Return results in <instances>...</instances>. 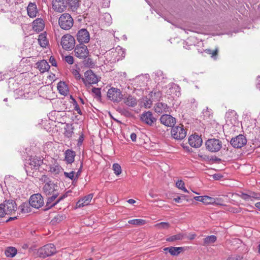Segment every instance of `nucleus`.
<instances>
[{
  "label": "nucleus",
  "mask_w": 260,
  "mask_h": 260,
  "mask_svg": "<svg viewBox=\"0 0 260 260\" xmlns=\"http://www.w3.org/2000/svg\"><path fill=\"white\" fill-rule=\"evenodd\" d=\"M58 24L61 29L68 30L73 26L74 19L70 14L65 13L59 17Z\"/></svg>",
  "instance_id": "f257e3e1"
},
{
  "label": "nucleus",
  "mask_w": 260,
  "mask_h": 260,
  "mask_svg": "<svg viewBox=\"0 0 260 260\" xmlns=\"http://www.w3.org/2000/svg\"><path fill=\"white\" fill-rule=\"evenodd\" d=\"M238 116L234 110L229 111V127L231 126V133L239 132L241 128V124L238 119Z\"/></svg>",
  "instance_id": "f03ea898"
},
{
  "label": "nucleus",
  "mask_w": 260,
  "mask_h": 260,
  "mask_svg": "<svg viewBox=\"0 0 260 260\" xmlns=\"http://www.w3.org/2000/svg\"><path fill=\"white\" fill-rule=\"evenodd\" d=\"M40 180L45 183L43 187L44 193L46 195H51L52 193L58 192L55 188L57 186L55 185L53 182L49 180L47 176L43 175L40 179Z\"/></svg>",
  "instance_id": "7ed1b4c3"
},
{
  "label": "nucleus",
  "mask_w": 260,
  "mask_h": 260,
  "mask_svg": "<svg viewBox=\"0 0 260 260\" xmlns=\"http://www.w3.org/2000/svg\"><path fill=\"white\" fill-rule=\"evenodd\" d=\"M56 252V248L53 244H48L38 250L37 254L41 257L52 255Z\"/></svg>",
  "instance_id": "20e7f679"
},
{
  "label": "nucleus",
  "mask_w": 260,
  "mask_h": 260,
  "mask_svg": "<svg viewBox=\"0 0 260 260\" xmlns=\"http://www.w3.org/2000/svg\"><path fill=\"white\" fill-rule=\"evenodd\" d=\"M61 45L64 49L71 50L75 45V38L70 34L64 35L61 38Z\"/></svg>",
  "instance_id": "39448f33"
},
{
  "label": "nucleus",
  "mask_w": 260,
  "mask_h": 260,
  "mask_svg": "<svg viewBox=\"0 0 260 260\" xmlns=\"http://www.w3.org/2000/svg\"><path fill=\"white\" fill-rule=\"evenodd\" d=\"M43 164V160L41 158L34 157L28 160V162L25 165V170L27 174L30 173V169L37 170L39 169L40 166Z\"/></svg>",
  "instance_id": "423d86ee"
},
{
  "label": "nucleus",
  "mask_w": 260,
  "mask_h": 260,
  "mask_svg": "<svg viewBox=\"0 0 260 260\" xmlns=\"http://www.w3.org/2000/svg\"><path fill=\"white\" fill-rule=\"evenodd\" d=\"M75 55L80 59H85L89 55V51L86 45L79 44L76 45L74 49Z\"/></svg>",
  "instance_id": "0eeeda50"
},
{
  "label": "nucleus",
  "mask_w": 260,
  "mask_h": 260,
  "mask_svg": "<svg viewBox=\"0 0 260 260\" xmlns=\"http://www.w3.org/2000/svg\"><path fill=\"white\" fill-rule=\"evenodd\" d=\"M166 93L173 99L179 97L181 95L180 88L175 83H169L166 86Z\"/></svg>",
  "instance_id": "6e6552de"
},
{
  "label": "nucleus",
  "mask_w": 260,
  "mask_h": 260,
  "mask_svg": "<svg viewBox=\"0 0 260 260\" xmlns=\"http://www.w3.org/2000/svg\"><path fill=\"white\" fill-rule=\"evenodd\" d=\"M82 80L86 86L91 84H96L98 82L96 75L91 70H89L85 72L84 78H82Z\"/></svg>",
  "instance_id": "1a4fd4ad"
},
{
  "label": "nucleus",
  "mask_w": 260,
  "mask_h": 260,
  "mask_svg": "<svg viewBox=\"0 0 260 260\" xmlns=\"http://www.w3.org/2000/svg\"><path fill=\"white\" fill-rule=\"evenodd\" d=\"M172 136L175 139L182 140L186 136V131L182 125L173 126L171 129Z\"/></svg>",
  "instance_id": "9d476101"
},
{
  "label": "nucleus",
  "mask_w": 260,
  "mask_h": 260,
  "mask_svg": "<svg viewBox=\"0 0 260 260\" xmlns=\"http://www.w3.org/2000/svg\"><path fill=\"white\" fill-rule=\"evenodd\" d=\"M58 194V192H54L52 193V196L48 198L46 205V209L51 208L67 197L66 194H63L57 198Z\"/></svg>",
  "instance_id": "9b49d317"
},
{
  "label": "nucleus",
  "mask_w": 260,
  "mask_h": 260,
  "mask_svg": "<svg viewBox=\"0 0 260 260\" xmlns=\"http://www.w3.org/2000/svg\"><path fill=\"white\" fill-rule=\"evenodd\" d=\"M207 149L211 152H217L222 147L221 142L218 139H209L206 142Z\"/></svg>",
  "instance_id": "f8f14e48"
},
{
  "label": "nucleus",
  "mask_w": 260,
  "mask_h": 260,
  "mask_svg": "<svg viewBox=\"0 0 260 260\" xmlns=\"http://www.w3.org/2000/svg\"><path fill=\"white\" fill-rule=\"evenodd\" d=\"M29 204L32 207L39 209L44 205V200L41 194L32 195L29 200Z\"/></svg>",
  "instance_id": "ddd939ff"
},
{
  "label": "nucleus",
  "mask_w": 260,
  "mask_h": 260,
  "mask_svg": "<svg viewBox=\"0 0 260 260\" xmlns=\"http://www.w3.org/2000/svg\"><path fill=\"white\" fill-rule=\"evenodd\" d=\"M6 215H11L14 214L17 208L15 202L12 200L5 201L3 203Z\"/></svg>",
  "instance_id": "4468645a"
},
{
  "label": "nucleus",
  "mask_w": 260,
  "mask_h": 260,
  "mask_svg": "<svg viewBox=\"0 0 260 260\" xmlns=\"http://www.w3.org/2000/svg\"><path fill=\"white\" fill-rule=\"evenodd\" d=\"M77 40L80 44L87 43L90 41V35L86 29L79 30L76 35Z\"/></svg>",
  "instance_id": "2eb2a0df"
},
{
  "label": "nucleus",
  "mask_w": 260,
  "mask_h": 260,
  "mask_svg": "<svg viewBox=\"0 0 260 260\" xmlns=\"http://www.w3.org/2000/svg\"><path fill=\"white\" fill-rule=\"evenodd\" d=\"M247 139L243 135H239L231 139V144L235 148H240L246 145Z\"/></svg>",
  "instance_id": "dca6fc26"
},
{
  "label": "nucleus",
  "mask_w": 260,
  "mask_h": 260,
  "mask_svg": "<svg viewBox=\"0 0 260 260\" xmlns=\"http://www.w3.org/2000/svg\"><path fill=\"white\" fill-rule=\"evenodd\" d=\"M108 98L113 102H119L122 99V94L119 89L111 88L107 92Z\"/></svg>",
  "instance_id": "f3484780"
},
{
  "label": "nucleus",
  "mask_w": 260,
  "mask_h": 260,
  "mask_svg": "<svg viewBox=\"0 0 260 260\" xmlns=\"http://www.w3.org/2000/svg\"><path fill=\"white\" fill-rule=\"evenodd\" d=\"M161 124L168 127L173 126L176 122V118L171 115L164 114L160 118Z\"/></svg>",
  "instance_id": "a211bd4d"
},
{
  "label": "nucleus",
  "mask_w": 260,
  "mask_h": 260,
  "mask_svg": "<svg viewBox=\"0 0 260 260\" xmlns=\"http://www.w3.org/2000/svg\"><path fill=\"white\" fill-rule=\"evenodd\" d=\"M141 120L145 123L149 125H152L156 121V119L153 116L151 112L147 111L141 115Z\"/></svg>",
  "instance_id": "6ab92c4d"
},
{
  "label": "nucleus",
  "mask_w": 260,
  "mask_h": 260,
  "mask_svg": "<svg viewBox=\"0 0 260 260\" xmlns=\"http://www.w3.org/2000/svg\"><path fill=\"white\" fill-rule=\"evenodd\" d=\"M202 143V139L198 135H192L188 138V143L192 147L199 148Z\"/></svg>",
  "instance_id": "aec40b11"
},
{
  "label": "nucleus",
  "mask_w": 260,
  "mask_h": 260,
  "mask_svg": "<svg viewBox=\"0 0 260 260\" xmlns=\"http://www.w3.org/2000/svg\"><path fill=\"white\" fill-rule=\"evenodd\" d=\"M53 9L58 13H62L66 10L64 0H53L52 2Z\"/></svg>",
  "instance_id": "412c9836"
},
{
  "label": "nucleus",
  "mask_w": 260,
  "mask_h": 260,
  "mask_svg": "<svg viewBox=\"0 0 260 260\" xmlns=\"http://www.w3.org/2000/svg\"><path fill=\"white\" fill-rule=\"evenodd\" d=\"M112 56L114 57V60L118 61L123 58L125 56V51L123 48L120 46H117L111 51Z\"/></svg>",
  "instance_id": "4be33fe9"
},
{
  "label": "nucleus",
  "mask_w": 260,
  "mask_h": 260,
  "mask_svg": "<svg viewBox=\"0 0 260 260\" xmlns=\"http://www.w3.org/2000/svg\"><path fill=\"white\" fill-rule=\"evenodd\" d=\"M170 109V108L167 104L161 102L156 103L154 106L155 112L158 114L168 112Z\"/></svg>",
  "instance_id": "5701e85b"
},
{
  "label": "nucleus",
  "mask_w": 260,
  "mask_h": 260,
  "mask_svg": "<svg viewBox=\"0 0 260 260\" xmlns=\"http://www.w3.org/2000/svg\"><path fill=\"white\" fill-rule=\"evenodd\" d=\"M93 198V194L90 193L84 197L83 198L79 200L77 203V206L79 208L82 207L89 205Z\"/></svg>",
  "instance_id": "b1692460"
},
{
  "label": "nucleus",
  "mask_w": 260,
  "mask_h": 260,
  "mask_svg": "<svg viewBox=\"0 0 260 260\" xmlns=\"http://www.w3.org/2000/svg\"><path fill=\"white\" fill-rule=\"evenodd\" d=\"M64 160L67 163L71 164L75 160L76 152L71 149H68L64 152Z\"/></svg>",
  "instance_id": "393cba45"
},
{
  "label": "nucleus",
  "mask_w": 260,
  "mask_h": 260,
  "mask_svg": "<svg viewBox=\"0 0 260 260\" xmlns=\"http://www.w3.org/2000/svg\"><path fill=\"white\" fill-rule=\"evenodd\" d=\"M32 25L34 30L38 32L42 30L44 28L43 20L41 18L36 19L35 21H34Z\"/></svg>",
  "instance_id": "a878e982"
},
{
  "label": "nucleus",
  "mask_w": 260,
  "mask_h": 260,
  "mask_svg": "<svg viewBox=\"0 0 260 260\" xmlns=\"http://www.w3.org/2000/svg\"><path fill=\"white\" fill-rule=\"evenodd\" d=\"M27 11L28 15L30 17H35L38 12L36 5L34 3H30L27 6Z\"/></svg>",
  "instance_id": "bb28decb"
},
{
  "label": "nucleus",
  "mask_w": 260,
  "mask_h": 260,
  "mask_svg": "<svg viewBox=\"0 0 260 260\" xmlns=\"http://www.w3.org/2000/svg\"><path fill=\"white\" fill-rule=\"evenodd\" d=\"M37 68L42 73L48 71L50 68L48 63L45 60H42L37 63Z\"/></svg>",
  "instance_id": "cd10ccee"
},
{
  "label": "nucleus",
  "mask_w": 260,
  "mask_h": 260,
  "mask_svg": "<svg viewBox=\"0 0 260 260\" xmlns=\"http://www.w3.org/2000/svg\"><path fill=\"white\" fill-rule=\"evenodd\" d=\"M182 249L183 248L181 247H170L164 249V251H168L172 255H177L181 252Z\"/></svg>",
  "instance_id": "c85d7f7f"
},
{
  "label": "nucleus",
  "mask_w": 260,
  "mask_h": 260,
  "mask_svg": "<svg viewBox=\"0 0 260 260\" xmlns=\"http://www.w3.org/2000/svg\"><path fill=\"white\" fill-rule=\"evenodd\" d=\"M59 92L63 95H67L69 92L68 88L64 82H59L57 85Z\"/></svg>",
  "instance_id": "c756f323"
},
{
  "label": "nucleus",
  "mask_w": 260,
  "mask_h": 260,
  "mask_svg": "<svg viewBox=\"0 0 260 260\" xmlns=\"http://www.w3.org/2000/svg\"><path fill=\"white\" fill-rule=\"evenodd\" d=\"M124 103L129 107H134L137 105V101L135 98L129 95L127 98L124 99Z\"/></svg>",
  "instance_id": "7c9ffc66"
},
{
  "label": "nucleus",
  "mask_w": 260,
  "mask_h": 260,
  "mask_svg": "<svg viewBox=\"0 0 260 260\" xmlns=\"http://www.w3.org/2000/svg\"><path fill=\"white\" fill-rule=\"evenodd\" d=\"M38 40L39 44L43 48L46 47L48 44V41L45 33H42L39 35Z\"/></svg>",
  "instance_id": "2f4dec72"
},
{
  "label": "nucleus",
  "mask_w": 260,
  "mask_h": 260,
  "mask_svg": "<svg viewBox=\"0 0 260 260\" xmlns=\"http://www.w3.org/2000/svg\"><path fill=\"white\" fill-rule=\"evenodd\" d=\"M62 170V168L57 164H53L50 166L49 171L55 175L58 174Z\"/></svg>",
  "instance_id": "473e14b6"
},
{
  "label": "nucleus",
  "mask_w": 260,
  "mask_h": 260,
  "mask_svg": "<svg viewBox=\"0 0 260 260\" xmlns=\"http://www.w3.org/2000/svg\"><path fill=\"white\" fill-rule=\"evenodd\" d=\"M185 237V235L183 233H179L175 235L171 236L167 238L166 241L168 242H175L182 240Z\"/></svg>",
  "instance_id": "72a5a7b5"
},
{
  "label": "nucleus",
  "mask_w": 260,
  "mask_h": 260,
  "mask_svg": "<svg viewBox=\"0 0 260 260\" xmlns=\"http://www.w3.org/2000/svg\"><path fill=\"white\" fill-rule=\"evenodd\" d=\"M217 240V237L214 235L208 236L204 239L203 245L207 246L214 243Z\"/></svg>",
  "instance_id": "f704fd0d"
},
{
  "label": "nucleus",
  "mask_w": 260,
  "mask_h": 260,
  "mask_svg": "<svg viewBox=\"0 0 260 260\" xmlns=\"http://www.w3.org/2000/svg\"><path fill=\"white\" fill-rule=\"evenodd\" d=\"M30 204L29 203H23L21 206L19 207V210H20L21 213H27L31 211V208L30 207Z\"/></svg>",
  "instance_id": "c9c22d12"
},
{
  "label": "nucleus",
  "mask_w": 260,
  "mask_h": 260,
  "mask_svg": "<svg viewBox=\"0 0 260 260\" xmlns=\"http://www.w3.org/2000/svg\"><path fill=\"white\" fill-rule=\"evenodd\" d=\"M68 4L72 11H75L79 6L78 0H68Z\"/></svg>",
  "instance_id": "e433bc0d"
},
{
  "label": "nucleus",
  "mask_w": 260,
  "mask_h": 260,
  "mask_svg": "<svg viewBox=\"0 0 260 260\" xmlns=\"http://www.w3.org/2000/svg\"><path fill=\"white\" fill-rule=\"evenodd\" d=\"M17 252V249L12 247H10L7 248L5 251V254L7 257H13Z\"/></svg>",
  "instance_id": "4c0bfd02"
},
{
  "label": "nucleus",
  "mask_w": 260,
  "mask_h": 260,
  "mask_svg": "<svg viewBox=\"0 0 260 260\" xmlns=\"http://www.w3.org/2000/svg\"><path fill=\"white\" fill-rule=\"evenodd\" d=\"M15 94H18V95L16 96V99H18V98H22V99H26L27 98H28V93H24L23 91H22V89H16L15 90Z\"/></svg>",
  "instance_id": "58836bf2"
},
{
  "label": "nucleus",
  "mask_w": 260,
  "mask_h": 260,
  "mask_svg": "<svg viewBox=\"0 0 260 260\" xmlns=\"http://www.w3.org/2000/svg\"><path fill=\"white\" fill-rule=\"evenodd\" d=\"M71 72L76 80L82 79V78L80 73V69L78 68L77 66L76 67V69L73 68L71 70Z\"/></svg>",
  "instance_id": "ea45409f"
},
{
  "label": "nucleus",
  "mask_w": 260,
  "mask_h": 260,
  "mask_svg": "<svg viewBox=\"0 0 260 260\" xmlns=\"http://www.w3.org/2000/svg\"><path fill=\"white\" fill-rule=\"evenodd\" d=\"M70 99L72 100L71 103L73 104V105L74 107V110L76 111H77L79 114L82 115V112L77 101L75 100V99L73 98V97L72 95H70Z\"/></svg>",
  "instance_id": "a19ab883"
},
{
  "label": "nucleus",
  "mask_w": 260,
  "mask_h": 260,
  "mask_svg": "<svg viewBox=\"0 0 260 260\" xmlns=\"http://www.w3.org/2000/svg\"><path fill=\"white\" fill-rule=\"evenodd\" d=\"M216 202V199L214 198L210 197L207 196H204L203 203L208 205L213 204Z\"/></svg>",
  "instance_id": "79ce46f5"
},
{
  "label": "nucleus",
  "mask_w": 260,
  "mask_h": 260,
  "mask_svg": "<svg viewBox=\"0 0 260 260\" xmlns=\"http://www.w3.org/2000/svg\"><path fill=\"white\" fill-rule=\"evenodd\" d=\"M128 223L134 224V225H143L145 223V221L143 219H132L129 220L128 221Z\"/></svg>",
  "instance_id": "37998d69"
},
{
  "label": "nucleus",
  "mask_w": 260,
  "mask_h": 260,
  "mask_svg": "<svg viewBox=\"0 0 260 260\" xmlns=\"http://www.w3.org/2000/svg\"><path fill=\"white\" fill-rule=\"evenodd\" d=\"M184 183L181 180H178L176 183V186L177 188L180 189H181L185 192H188V190L184 187Z\"/></svg>",
  "instance_id": "c03bdc74"
},
{
  "label": "nucleus",
  "mask_w": 260,
  "mask_h": 260,
  "mask_svg": "<svg viewBox=\"0 0 260 260\" xmlns=\"http://www.w3.org/2000/svg\"><path fill=\"white\" fill-rule=\"evenodd\" d=\"M155 226L158 229H167L170 227V224L169 222H161L156 224Z\"/></svg>",
  "instance_id": "a18cd8bd"
},
{
  "label": "nucleus",
  "mask_w": 260,
  "mask_h": 260,
  "mask_svg": "<svg viewBox=\"0 0 260 260\" xmlns=\"http://www.w3.org/2000/svg\"><path fill=\"white\" fill-rule=\"evenodd\" d=\"M113 170L114 171V173L116 175H119L121 173V168L120 166L118 164H114L112 166Z\"/></svg>",
  "instance_id": "49530a36"
},
{
  "label": "nucleus",
  "mask_w": 260,
  "mask_h": 260,
  "mask_svg": "<svg viewBox=\"0 0 260 260\" xmlns=\"http://www.w3.org/2000/svg\"><path fill=\"white\" fill-rule=\"evenodd\" d=\"M241 197L242 199L246 201H251V198L250 197V195H249V193H242L241 194Z\"/></svg>",
  "instance_id": "de8ad7c7"
},
{
  "label": "nucleus",
  "mask_w": 260,
  "mask_h": 260,
  "mask_svg": "<svg viewBox=\"0 0 260 260\" xmlns=\"http://www.w3.org/2000/svg\"><path fill=\"white\" fill-rule=\"evenodd\" d=\"M104 18L106 20V23L107 25H109L112 23L111 16L109 13H105L104 15Z\"/></svg>",
  "instance_id": "09e8293b"
},
{
  "label": "nucleus",
  "mask_w": 260,
  "mask_h": 260,
  "mask_svg": "<svg viewBox=\"0 0 260 260\" xmlns=\"http://www.w3.org/2000/svg\"><path fill=\"white\" fill-rule=\"evenodd\" d=\"M152 105V102L150 99H147L144 100V106L146 108H150Z\"/></svg>",
  "instance_id": "8fccbe9b"
},
{
  "label": "nucleus",
  "mask_w": 260,
  "mask_h": 260,
  "mask_svg": "<svg viewBox=\"0 0 260 260\" xmlns=\"http://www.w3.org/2000/svg\"><path fill=\"white\" fill-rule=\"evenodd\" d=\"M92 92L96 95L98 98L101 97V89L99 88H93L92 89Z\"/></svg>",
  "instance_id": "3c124183"
},
{
  "label": "nucleus",
  "mask_w": 260,
  "mask_h": 260,
  "mask_svg": "<svg viewBox=\"0 0 260 260\" xmlns=\"http://www.w3.org/2000/svg\"><path fill=\"white\" fill-rule=\"evenodd\" d=\"M64 60L67 63H68L70 64H72L74 63V58L72 56H66L64 58Z\"/></svg>",
  "instance_id": "603ef678"
},
{
  "label": "nucleus",
  "mask_w": 260,
  "mask_h": 260,
  "mask_svg": "<svg viewBox=\"0 0 260 260\" xmlns=\"http://www.w3.org/2000/svg\"><path fill=\"white\" fill-rule=\"evenodd\" d=\"M249 195H250L252 201L253 199H257L260 198V194L258 193L254 192H249Z\"/></svg>",
  "instance_id": "864d4df0"
},
{
  "label": "nucleus",
  "mask_w": 260,
  "mask_h": 260,
  "mask_svg": "<svg viewBox=\"0 0 260 260\" xmlns=\"http://www.w3.org/2000/svg\"><path fill=\"white\" fill-rule=\"evenodd\" d=\"M74 174H75V173L74 171H72L70 173H67V172L64 173L65 176L71 179V180H73L74 179Z\"/></svg>",
  "instance_id": "5fc2aeb1"
},
{
  "label": "nucleus",
  "mask_w": 260,
  "mask_h": 260,
  "mask_svg": "<svg viewBox=\"0 0 260 260\" xmlns=\"http://www.w3.org/2000/svg\"><path fill=\"white\" fill-rule=\"evenodd\" d=\"M6 215L3 204H0V217H3Z\"/></svg>",
  "instance_id": "6e6d98bb"
},
{
  "label": "nucleus",
  "mask_w": 260,
  "mask_h": 260,
  "mask_svg": "<svg viewBox=\"0 0 260 260\" xmlns=\"http://www.w3.org/2000/svg\"><path fill=\"white\" fill-rule=\"evenodd\" d=\"M206 52L210 54H211L212 57H214L217 55V50H215L213 51H212L209 49L206 50Z\"/></svg>",
  "instance_id": "4d7b16f0"
},
{
  "label": "nucleus",
  "mask_w": 260,
  "mask_h": 260,
  "mask_svg": "<svg viewBox=\"0 0 260 260\" xmlns=\"http://www.w3.org/2000/svg\"><path fill=\"white\" fill-rule=\"evenodd\" d=\"M49 62H50V63L51 64V65L52 66H54V67L56 66V62L55 58L51 56L50 57Z\"/></svg>",
  "instance_id": "13d9d810"
},
{
  "label": "nucleus",
  "mask_w": 260,
  "mask_h": 260,
  "mask_svg": "<svg viewBox=\"0 0 260 260\" xmlns=\"http://www.w3.org/2000/svg\"><path fill=\"white\" fill-rule=\"evenodd\" d=\"M152 94H154V95L156 96V99H157V100L159 99L161 95V93L159 91H156V92H152ZM153 96L152 94H151V96Z\"/></svg>",
  "instance_id": "bf43d9fd"
},
{
  "label": "nucleus",
  "mask_w": 260,
  "mask_h": 260,
  "mask_svg": "<svg viewBox=\"0 0 260 260\" xmlns=\"http://www.w3.org/2000/svg\"><path fill=\"white\" fill-rule=\"evenodd\" d=\"M193 199L197 201H200L203 203L204 196H196Z\"/></svg>",
  "instance_id": "052dcab7"
},
{
  "label": "nucleus",
  "mask_w": 260,
  "mask_h": 260,
  "mask_svg": "<svg viewBox=\"0 0 260 260\" xmlns=\"http://www.w3.org/2000/svg\"><path fill=\"white\" fill-rule=\"evenodd\" d=\"M131 139L133 142H135L137 139V135L135 133H132L131 135Z\"/></svg>",
  "instance_id": "680f3d73"
},
{
  "label": "nucleus",
  "mask_w": 260,
  "mask_h": 260,
  "mask_svg": "<svg viewBox=\"0 0 260 260\" xmlns=\"http://www.w3.org/2000/svg\"><path fill=\"white\" fill-rule=\"evenodd\" d=\"M256 87L260 90V76H258L256 79Z\"/></svg>",
  "instance_id": "e2e57ef3"
},
{
  "label": "nucleus",
  "mask_w": 260,
  "mask_h": 260,
  "mask_svg": "<svg viewBox=\"0 0 260 260\" xmlns=\"http://www.w3.org/2000/svg\"><path fill=\"white\" fill-rule=\"evenodd\" d=\"M180 200H181V197H178L177 198H174L173 199V200L175 202H177V203H180Z\"/></svg>",
  "instance_id": "0e129e2a"
},
{
  "label": "nucleus",
  "mask_w": 260,
  "mask_h": 260,
  "mask_svg": "<svg viewBox=\"0 0 260 260\" xmlns=\"http://www.w3.org/2000/svg\"><path fill=\"white\" fill-rule=\"evenodd\" d=\"M255 206L256 207V208L260 211V202H257V203H256L255 204Z\"/></svg>",
  "instance_id": "69168bd1"
},
{
  "label": "nucleus",
  "mask_w": 260,
  "mask_h": 260,
  "mask_svg": "<svg viewBox=\"0 0 260 260\" xmlns=\"http://www.w3.org/2000/svg\"><path fill=\"white\" fill-rule=\"evenodd\" d=\"M196 237L195 234H191L188 237V238L190 240L194 239Z\"/></svg>",
  "instance_id": "338daca9"
},
{
  "label": "nucleus",
  "mask_w": 260,
  "mask_h": 260,
  "mask_svg": "<svg viewBox=\"0 0 260 260\" xmlns=\"http://www.w3.org/2000/svg\"><path fill=\"white\" fill-rule=\"evenodd\" d=\"M127 202L131 204H133L136 203V201L133 199H129Z\"/></svg>",
  "instance_id": "774afa93"
}]
</instances>
